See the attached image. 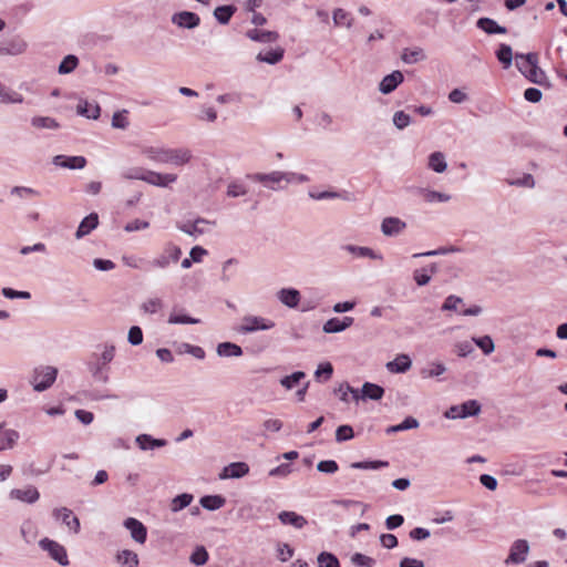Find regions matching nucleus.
I'll use <instances>...</instances> for the list:
<instances>
[{
    "instance_id": "29",
    "label": "nucleus",
    "mask_w": 567,
    "mask_h": 567,
    "mask_svg": "<svg viewBox=\"0 0 567 567\" xmlns=\"http://www.w3.org/2000/svg\"><path fill=\"white\" fill-rule=\"evenodd\" d=\"M99 225V216L96 213H91L89 216L82 219L80 223L78 230L75 233V237L78 239L89 235L93 229H95Z\"/></svg>"
},
{
    "instance_id": "38",
    "label": "nucleus",
    "mask_w": 567,
    "mask_h": 567,
    "mask_svg": "<svg viewBox=\"0 0 567 567\" xmlns=\"http://www.w3.org/2000/svg\"><path fill=\"white\" fill-rule=\"evenodd\" d=\"M384 394V389L378 384L365 382L361 389L362 400H380Z\"/></svg>"
},
{
    "instance_id": "3",
    "label": "nucleus",
    "mask_w": 567,
    "mask_h": 567,
    "mask_svg": "<svg viewBox=\"0 0 567 567\" xmlns=\"http://www.w3.org/2000/svg\"><path fill=\"white\" fill-rule=\"evenodd\" d=\"M247 177L252 182L260 183L266 188L271 190L284 189L286 186H282V183L287 185L286 172L281 171H272L270 173H254L247 175Z\"/></svg>"
},
{
    "instance_id": "46",
    "label": "nucleus",
    "mask_w": 567,
    "mask_h": 567,
    "mask_svg": "<svg viewBox=\"0 0 567 567\" xmlns=\"http://www.w3.org/2000/svg\"><path fill=\"white\" fill-rule=\"evenodd\" d=\"M236 12V7L228 6H219L214 10V17L220 24H227L234 13Z\"/></svg>"
},
{
    "instance_id": "58",
    "label": "nucleus",
    "mask_w": 567,
    "mask_h": 567,
    "mask_svg": "<svg viewBox=\"0 0 567 567\" xmlns=\"http://www.w3.org/2000/svg\"><path fill=\"white\" fill-rule=\"evenodd\" d=\"M464 302L461 298H457V297H454V296H450L449 298H446V300L444 301L443 303V309L444 310H453L457 313L461 315V310H464Z\"/></svg>"
},
{
    "instance_id": "61",
    "label": "nucleus",
    "mask_w": 567,
    "mask_h": 567,
    "mask_svg": "<svg viewBox=\"0 0 567 567\" xmlns=\"http://www.w3.org/2000/svg\"><path fill=\"white\" fill-rule=\"evenodd\" d=\"M351 563L357 567H373L375 565V560L372 557L361 553L352 555Z\"/></svg>"
},
{
    "instance_id": "16",
    "label": "nucleus",
    "mask_w": 567,
    "mask_h": 567,
    "mask_svg": "<svg viewBox=\"0 0 567 567\" xmlns=\"http://www.w3.org/2000/svg\"><path fill=\"white\" fill-rule=\"evenodd\" d=\"M52 163L55 166L68 168V169H82L86 165V159L84 156L55 155L52 158Z\"/></svg>"
},
{
    "instance_id": "25",
    "label": "nucleus",
    "mask_w": 567,
    "mask_h": 567,
    "mask_svg": "<svg viewBox=\"0 0 567 567\" xmlns=\"http://www.w3.org/2000/svg\"><path fill=\"white\" fill-rule=\"evenodd\" d=\"M416 193L424 199V202L429 204L447 203L452 198L450 194L433 190L426 187H419Z\"/></svg>"
},
{
    "instance_id": "26",
    "label": "nucleus",
    "mask_w": 567,
    "mask_h": 567,
    "mask_svg": "<svg viewBox=\"0 0 567 567\" xmlns=\"http://www.w3.org/2000/svg\"><path fill=\"white\" fill-rule=\"evenodd\" d=\"M516 66L519 72L526 76L528 71L535 65L538 64V54L537 53H516L515 55Z\"/></svg>"
},
{
    "instance_id": "47",
    "label": "nucleus",
    "mask_w": 567,
    "mask_h": 567,
    "mask_svg": "<svg viewBox=\"0 0 567 567\" xmlns=\"http://www.w3.org/2000/svg\"><path fill=\"white\" fill-rule=\"evenodd\" d=\"M193 499H194V496L192 494H188V493L179 494L171 501L169 508L173 513H177V512L184 509L185 507L189 506L190 503L193 502Z\"/></svg>"
},
{
    "instance_id": "2",
    "label": "nucleus",
    "mask_w": 567,
    "mask_h": 567,
    "mask_svg": "<svg viewBox=\"0 0 567 567\" xmlns=\"http://www.w3.org/2000/svg\"><path fill=\"white\" fill-rule=\"evenodd\" d=\"M147 158L161 164H173L182 166L187 164L192 154L187 148H164V147H147L143 152Z\"/></svg>"
},
{
    "instance_id": "19",
    "label": "nucleus",
    "mask_w": 567,
    "mask_h": 567,
    "mask_svg": "<svg viewBox=\"0 0 567 567\" xmlns=\"http://www.w3.org/2000/svg\"><path fill=\"white\" fill-rule=\"evenodd\" d=\"M403 73L399 70H395L381 80L379 84V91L383 94H390L403 82Z\"/></svg>"
},
{
    "instance_id": "53",
    "label": "nucleus",
    "mask_w": 567,
    "mask_h": 567,
    "mask_svg": "<svg viewBox=\"0 0 567 567\" xmlns=\"http://www.w3.org/2000/svg\"><path fill=\"white\" fill-rule=\"evenodd\" d=\"M473 342L483 351L484 354H491L495 350V344L489 336L473 338Z\"/></svg>"
},
{
    "instance_id": "33",
    "label": "nucleus",
    "mask_w": 567,
    "mask_h": 567,
    "mask_svg": "<svg viewBox=\"0 0 567 567\" xmlns=\"http://www.w3.org/2000/svg\"><path fill=\"white\" fill-rule=\"evenodd\" d=\"M115 559L121 567H138L140 565L138 555L131 549L120 550L116 554Z\"/></svg>"
},
{
    "instance_id": "36",
    "label": "nucleus",
    "mask_w": 567,
    "mask_h": 567,
    "mask_svg": "<svg viewBox=\"0 0 567 567\" xmlns=\"http://www.w3.org/2000/svg\"><path fill=\"white\" fill-rule=\"evenodd\" d=\"M343 250L351 254L357 258H371V259H381V256L378 255L374 250L369 247H359L354 245H346L342 247Z\"/></svg>"
},
{
    "instance_id": "63",
    "label": "nucleus",
    "mask_w": 567,
    "mask_h": 567,
    "mask_svg": "<svg viewBox=\"0 0 567 567\" xmlns=\"http://www.w3.org/2000/svg\"><path fill=\"white\" fill-rule=\"evenodd\" d=\"M446 371V368L441 362H432L430 367L422 371V375L424 378H434L443 374Z\"/></svg>"
},
{
    "instance_id": "18",
    "label": "nucleus",
    "mask_w": 567,
    "mask_h": 567,
    "mask_svg": "<svg viewBox=\"0 0 567 567\" xmlns=\"http://www.w3.org/2000/svg\"><path fill=\"white\" fill-rule=\"evenodd\" d=\"M177 175L175 174H161L153 171H146L144 173L143 182L158 187H166L172 183H175Z\"/></svg>"
},
{
    "instance_id": "62",
    "label": "nucleus",
    "mask_w": 567,
    "mask_h": 567,
    "mask_svg": "<svg viewBox=\"0 0 567 567\" xmlns=\"http://www.w3.org/2000/svg\"><path fill=\"white\" fill-rule=\"evenodd\" d=\"M189 560L196 566H203L208 560V553L204 547H197L190 555Z\"/></svg>"
},
{
    "instance_id": "43",
    "label": "nucleus",
    "mask_w": 567,
    "mask_h": 567,
    "mask_svg": "<svg viewBox=\"0 0 567 567\" xmlns=\"http://www.w3.org/2000/svg\"><path fill=\"white\" fill-rule=\"evenodd\" d=\"M20 533L24 542L31 544L38 537V527L33 520L27 519L22 523Z\"/></svg>"
},
{
    "instance_id": "17",
    "label": "nucleus",
    "mask_w": 567,
    "mask_h": 567,
    "mask_svg": "<svg viewBox=\"0 0 567 567\" xmlns=\"http://www.w3.org/2000/svg\"><path fill=\"white\" fill-rule=\"evenodd\" d=\"M55 519H61L74 534L80 532V520L73 515L72 511L66 507L55 508L53 511Z\"/></svg>"
},
{
    "instance_id": "13",
    "label": "nucleus",
    "mask_w": 567,
    "mask_h": 567,
    "mask_svg": "<svg viewBox=\"0 0 567 567\" xmlns=\"http://www.w3.org/2000/svg\"><path fill=\"white\" fill-rule=\"evenodd\" d=\"M205 225H215V221L198 217L194 221L177 223V228L189 236L197 237L206 233Z\"/></svg>"
},
{
    "instance_id": "30",
    "label": "nucleus",
    "mask_w": 567,
    "mask_h": 567,
    "mask_svg": "<svg viewBox=\"0 0 567 567\" xmlns=\"http://www.w3.org/2000/svg\"><path fill=\"white\" fill-rule=\"evenodd\" d=\"M76 112L86 118L97 120L100 117L101 109L97 103H90L86 100H80Z\"/></svg>"
},
{
    "instance_id": "15",
    "label": "nucleus",
    "mask_w": 567,
    "mask_h": 567,
    "mask_svg": "<svg viewBox=\"0 0 567 567\" xmlns=\"http://www.w3.org/2000/svg\"><path fill=\"white\" fill-rule=\"evenodd\" d=\"M245 268L235 259H229L223 267V280L237 281L245 279Z\"/></svg>"
},
{
    "instance_id": "11",
    "label": "nucleus",
    "mask_w": 567,
    "mask_h": 567,
    "mask_svg": "<svg viewBox=\"0 0 567 567\" xmlns=\"http://www.w3.org/2000/svg\"><path fill=\"white\" fill-rule=\"evenodd\" d=\"M123 526L130 532V535L137 544H145L147 539V528L134 517H128L123 522Z\"/></svg>"
},
{
    "instance_id": "31",
    "label": "nucleus",
    "mask_w": 567,
    "mask_h": 567,
    "mask_svg": "<svg viewBox=\"0 0 567 567\" xmlns=\"http://www.w3.org/2000/svg\"><path fill=\"white\" fill-rule=\"evenodd\" d=\"M412 365L408 354H398L394 360L386 363V369L392 373H404Z\"/></svg>"
},
{
    "instance_id": "8",
    "label": "nucleus",
    "mask_w": 567,
    "mask_h": 567,
    "mask_svg": "<svg viewBox=\"0 0 567 567\" xmlns=\"http://www.w3.org/2000/svg\"><path fill=\"white\" fill-rule=\"evenodd\" d=\"M529 553V544L526 539H517L515 540L511 548L507 558L505 559V565H519L523 564Z\"/></svg>"
},
{
    "instance_id": "21",
    "label": "nucleus",
    "mask_w": 567,
    "mask_h": 567,
    "mask_svg": "<svg viewBox=\"0 0 567 567\" xmlns=\"http://www.w3.org/2000/svg\"><path fill=\"white\" fill-rule=\"evenodd\" d=\"M405 227L406 224L398 217H386L381 223V231L388 237L398 236Z\"/></svg>"
},
{
    "instance_id": "24",
    "label": "nucleus",
    "mask_w": 567,
    "mask_h": 567,
    "mask_svg": "<svg viewBox=\"0 0 567 567\" xmlns=\"http://www.w3.org/2000/svg\"><path fill=\"white\" fill-rule=\"evenodd\" d=\"M19 437L18 431L0 425V451L13 449Z\"/></svg>"
},
{
    "instance_id": "35",
    "label": "nucleus",
    "mask_w": 567,
    "mask_h": 567,
    "mask_svg": "<svg viewBox=\"0 0 567 567\" xmlns=\"http://www.w3.org/2000/svg\"><path fill=\"white\" fill-rule=\"evenodd\" d=\"M476 25L487 34H504L507 32L506 28L498 25L497 22L491 18H480Z\"/></svg>"
},
{
    "instance_id": "51",
    "label": "nucleus",
    "mask_w": 567,
    "mask_h": 567,
    "mask_svg": "<svg viewBox=\"0 0 567 567\" xmlns=\"http://www.w3.org/2000/svg\"><path fill=\"white\" fill-rule=\"evenodd\" d=\"M308 195L310 198L316 199V200L336 199V198L347 199L348 198L346 192L339 193V192L324 190V192L318 193L315 190H309Z\"/></svg>"
},
{
    "instance_id": "1",
    "label": "nucleus",
    "mask_w": 567,
    "mask_h": 567,
    "mask_svg": "<svg viewBox=\"0 0 567 567\" xmlns=\"http://www.w3.org/2000/svg\"><path fill=\"white\" fill-rule=\"evenodd\" d=\"M114 357L115 346L110 343L99 344L96 350L90 354L86 365L94 380L102 383L109 382V364Z\"/></svg>"
},
{
    "instance_id": "40",
    "label": "nucleus",
    "mask_w": 567,
    "mask_h": 567,
    "mask_svg": "<svg viewBox=\"0 0 567 567\" xmlns=\"http://www.w3.org/2000/svg\"><path fill=\"white\" fill-rule=\"evenodd\" d=\"M23 101V96L20 93L9 89L0 82V103L16 104L22 103Z\"/></svg>"
},
{
    "instance_id": "34",
    "label": "nucleus",
    "mask_w": 567,
    "mask_h": 567,
    "mask_svg": "<svg viewBox=\"0 0 567 567\" xmlns=\"http://www.w3.org/2000/svg\"><path fill=\"white\" fill-rule=\"evenodd\" d=\"M278 299L281 303L289 308H295L298 306L300 300V293L298 290L289 288V289H281L277 293Z\"/></svg>"
},
{
    "instance_id": "12",
    "label": "nucleus",
    "mask_w": 567,
    "mask_h": 567,
    "mask_svg": "<svg viewBox=\"0 0 567 567\" xmlns=\"http://www.w3.org/2000/svg\"><path fill=\"white\" fill-rule=\"evenodd\" d=\"M11 499H16L27 504H34L40 498V493L37 487L28 485L22 488H13L9 493Z\"/></svg>"
},
{
    "instance_id": "42",
    "label": "nucleus",
    "mask_w": 567,
    "mask_h": 567,
    "mask_svg": "<svg viewBox=\"0 0 567 567\" xmlns=\"http://www.w3.org/2000/svg\"><path fill=\"white\" fill-rule=\"evenodd\" d=\"M284 49L282 48H277L275 50H269L267 51L266 53H258L256 59L259 61V62H265V63H268V64H277L279 63L282 58H284Z\"/></svg>"
},
{
    "instance_id": "6",
    "label": "nucleus",
    "mask_w": 567,
    "mask_h": 567,
    "mask_svg": "<svg viewBox=\"0 0 567 567\" xmlns=\"http://www.w3.org/2000/svg\"><path fill=\"white\" fill-rule=\"evenodd\" d=\"M481 412V404L476 400H468L458 405L451 406L445 413L447 419H465L475 416Z\"/></svg>"
},
{
    "instance_id": "28",
    "label": "nucleus",
    "mask_w": 567,
    "mask_h": 567,
    "mask_svg": "<svg viewBox=\"0 0 567 567\" xmlns=\"http://www.w3.org/2000/svg\"><path fill=\"white\" fill-rule=\"evenodd\" d=\"M249 472V467L244 462L231 463L224 467L220 478H240Z\"/></svg>"
},
{
    "instance_id": "14",
    "label": "nucleus",
    "mask_w": 567,
    "mask_h": 567,
    "mask_svg": "<svg viewBox=\"0 0 567 567\" xmlns=\"http://www.w3.org/2000/svg\"><path fill=\"white\" fill-rule=\"evenodd\" d=\"M172 22L178 28L195 29L199 25L200 18L195 12L181 11L173 14Z\"/></svg>"
},
{
    "instance_id": "57",
    "label": "nucleus",
    "mask_w": 567,
    "mask_h": 567,
    "mask_svg": "<svg viewBox=\"0 0 567 567\" xmlns=\"http://www.w3.org/2000/svg\"><path fill=\"white\" fill-rule=\"evenodd\" d=\"M318 567H340V564L333 554L322 551L318 555Z\"/></svg>"
},
{
    "instance_id": "22",
    "label": "nucleus",
    "mask_w": 567,
    "mask_h": 567,
    "mask_svg": "<svg viewBox=\"0 0 567 567\" xmlns=\"http://www.w3.org/2000/svg\"><path fill=\"white\" fill-rule=\"evenodd\" d=\"M353 322L354 319L352 317H343L342 319L331 318L324 322L322 330L326 333H338L351 327Z\"/></svg>"
},
{
    "instance_id": "4",
    "label": "nucleus",
    "mask_w": 567,
    "mask_h": 567,
    "mask_svg": "<svg viewBox=\"0 0 567 567\" xmlns=\"http://www.w3.org/2000/svg\"><path fill=\"white\" fill-rule=\"evenodd\" d=\"M58 370L54 367L35 368L32 374L31 384L37 392L49 389L55 381Z\"/></svg>"
},
{
    "instance_id": "44",
    "label": "nucleus",
    "mask_w": 567,
    "mask_h": 567,
    "mask_svg": "<svg viewBox=\"0 0 567 567\" xmlns=\"http://www.w3.org/2000/svg\"><path fill=\"white\" fill-rule=\"evenodd\" d=\"M528 81L538 84L540 86H549L548 78L546 73L535 64L525 76Z\"/></svg>"
},
{
    "instance_id": "49",
    "label": "nucleus",
    "mask_w": 567,
    "mask_h": 567,
    "mask_svg": "<svg viewBox=\"0 0 567 567\" xmlns=\"http://www.w3.org/2000/svg\"><path fill=\"white\" fill-rule=\"evenodd\" d=\"M497 60L503 64L504 69H508L513 61V50L508 44H501L496 51Z\"/></svg>"
},
{
    "instance_id": "59",
    "label": "nucleus",
    "mask_w": 567,
    "mask_h": 567,
    "mask_svg": "<svg viewBox=\"0 0 567 567\" xmlns=\"http://www.w3.org/2000/svg\"><path fill=\"white\" fill-rule=\"evenodd\" d=\"M392 121L398 130H404L411 124V116L403 111H396Z\"/></svg>"
},
{
    "instance_id": "54",
    "label": "nucleus",
    "mask_w": 567,
    "mask_h": 567,
    "mask_svg": "<svg viewBox=\"0 0 567 567\" xmlns=\"http://www.w3.org/2000/svg\"><path fill=\"white\" fill-rule=\"evenodd\" d=\"M10 194L21 199L40 196L39 190L27 186H14L11 188Z\"/></svg>"
},
{
    "instance_id": "32",
    "label": "nucleus",
    "mask_w": 567,
    "mask_h": 567,
    "mask_svg": "<svg viewBox=\"0 0 567 567\" xmlns=\"http://www.w3.org/2000/svg\"><path fill=\"white\" fill-rule=\"evenodd\" d=\"M135 442H136L137 446L143 451L163 447L167 444V442L165 440L154 439L150 434H140L135 439Z\"/></svg>"
},
{
    "instance_id": "48",
    "label": "nucleus",
    "mask_w": 567,
    "mask_h": 567,
    "mask_svg": "<svg viewBox=\"0 0 567 567\" xmlns=\"http://www.w3.org/2000/svg\"><path fill=\"white\" fill-rule=\"evenodd\" d=\"M200 505L208 511H216L225 505V498L220 495H207L200 498Z\"/></svg>"
},
{
    "instance_id": "64",
    "label": "nucleus",
    "mask_w": 567,
    "mask_h": 567,
    "mask_svg": "<svg viewBox=\"0 0 567 567\" xmlns=\"http://www.w3.org/2000/svg\"><path fill=\"white\" fill-rule=\"evenodd\" d=\"M126 114V110L115 112L112 116V126L114 128L125 130L128 126V120Z\"/></svg>"
},
{
    "instance_id": "23",
    "label": "nucleus",
    "mask_w": 567,
    "mask_h": 567,
    "mask_svg": "<svg viewBox=\"0 0 567 567\" xmlns=\"http://www.w3.org/2000/svg\"><path fill=\"white\" fill-rule=\"evenodd\" d=\"M278 519L282 525H290L297 529H302L308 524L307 519L302 515L292 511L280 512Z\"/></svg>"
},
{
    "instance_id": "27",
    "label": "nucleus",
    "mask_w": 567,
    "mask_h": 567,
    "mask_svg": "<svg viewBox=\"0 0 567 567\" xmlns=\"http://www.w3.org/2000/svg\"><path fill=\"white\" fill-rule=\"evenodd\" d=\"M246 37L255 42L271 43L279 39V34L276 31H266L259 29L248 30Z\"/></svg>"
},
{
    "instance_id": "20",
    "label": "nucleus",
    "mask_w": 567,
    "mask_h": 567,
    "mask_svg": "<svg viewBox=\"0 0 567 567\" xmlns=\"http://www.w3.org/2000/svg\"><path fill=\"white\" fill-rule=\"evenodd\" d=\"M25 50V41L18 37L2 41L0 43V54L19 55L22 54Z\"/></svg>"
},
{
    "instance_id": "41",
    "label": "nucleus",
    "mask_w": 567,
    "mask_h": 567,
    "mask_svg": "<svg viewBox=\"0 0 567 567\" xmlns=\"http://www.w3.org/2000/svg\"><path fill=\"white\" fill-rule=\"evenodd\" d=\"M216 352L219 357H240L243 349L233 342H221L217 346Z\"/></svg>"
},
{
    "instance_id": "7",
    "label": "nucleus",
    "mask_w": 567,
    "mask_h": 567,
    "mask_svg": "<svg viewBox=\"0 0 567 567\" xmlns=\"http://www.w3.org/2000/svg\"><path fill=\"white\" fill-rule=\"evenodd\" d=\"M39 546L44 550L48 551L49 556L58 561L61 566H68L69 565V558L66 554V549L64 546L59 544L55 540H52L50 538H43L39 542Z\"/></svg>"
},
{
    "instance_id": "52",
    "label": "nucleus",
    "mask_w": 567,
    "mask_h": 567,
    "mask_svg": "<svg viewBox=\"0 0 567 567\" xmlns=\"http://www.w3.org/2000/svg\"><path fill=\"white\" fill-rule=\"evenodd\" d=\"M506 182L511 186L526 187V188L535 187L534 176L529 173H524L520 177L508 178Z\"/></svg>"
},
{
    "instance_id": "37",
    "label": "nucleus",
    "mask_w": 567,
    "mask_h": 567,
    "mask_svg": "<svg viewBox=\"0 0 567 567\" xmlns=\"http://www.w3.org/2000/svg\"><path fill=\"white\" fill-rule=\"evenodd\" d=\"M31 125L37 130H58L60 123L51 116L37 115L31 117Z\"/></svg>"
},
{
    "instance_id": "55",
    "label": "nucleus",
    "mask_w": 567,
    "mask_h": 567,
    "mask_svg": "<svg viewBox=\"0 0 567 567\" xmlns=\"http://www.w3.org/2000/svg\"><path fill=\"white\" fill-rule=\"evenodd\" d=\"M78 64H79V59L73 54H69L60 63L59 73L60 74H69L78 66Z\"/></svg>"
},
{
    "instance_id": "39",
    "label": "nucleus",
    "mask_w": 567,
    "mask_h": 567,
    "mask_svg": "<svg viewBox=\"0 0 567 567\" xmlns=\"http://www.w3.org/2000/svg\"><path fill=\"white\" fill-rule=\"evenodd\" d=\"M306 379V373L302 371H296L289 375H285L279 380V383L287 391L298 388L301 381Z\"/></svg>"
},
{
    "instance_id": "9",
    "label": "nucleus",
    "mask_w": 567,
    "mask_h": 567,
    "mask_svg": "<svg viewBox=\"0 0 567 567\" xmlns=\"http://www.w3.org/2000/svg\"><path fill=\"white\" fill-rule=\"evenodd\" d=\"M182 250L178 246L168 244L166 245L163 254L154 258L151 262L153 267L166 268L171 262H177L181 257Z\"/></svg>"
},
{
    "instance_id": "5",
    "label": "nucleus",
    "mask_w": 567,
    "mask_h": 567,
    "mask_svg": "<svg viewBox=\"0 0 567 567\" xmlns=\"http://www.w3.org/2000/svg\"><path fill=\"white\" fill-rule=\"evenodd\" d=\"M275 321L269 318L259 316H245L238 328L240 333L247 334L257 331L270 330L275 327Z\"/></svg>"
},
{
    "instance_id": "45",
    "label": "nucleus",
    "mask_w": 567,
    "mask_h": 567,
    "mask_svg": "<svg viewBox=\"0 0 567 567\" xmlns=\"http://www.w3.org/2000/svg\"><path fill=\"white\" fill-rule=\"evenodd\" d=\"M429 167L435 173H443L447 168L445 155L442 152H433L429 156Z\"/></svg>"
},
{
    "instance_id": "10",
    "label": "nucleus",
    "mask_w": 567,
    "mask_h": 567,
    "mask_svg": "<svg viewBox=\"0 0 567 567\" xmlns=\"http://www.w3.org/2000/svg\"><path fill=\"white\" fill-rule=\"evenodd\" d=\"M445 266L443 264L433 262L416 269L413 274L415 284H429L432 279H437L436 274L441 272Z\"/></svg>"
},
{
    "instance_id": "50",
    "label": "nucleus",
    "mask_w": 567,
    "mask_h": 567,
    "mask_svg": "<svg viewBox=\"0 0 567 567\" xmlns=\"http://www.w3.org/2000/svg\"><path fill=\"white\" fill-rule=\"evenodd\" d=\"M332 19L334 24L343 25L347 29H350L353 25V18L351 17V14L340 8L333 11Z\"/></svg>"
},
{
    "instance_id": "60",
    "label": "nucleus",
    "mask_w": 567,
    "mask_h": 567,
    "mask_svg": "<svg viewBox=\"0 0 567 567\" xmlns=\"http://www.w3.org/2000/svg\"><path fill=\"white\" fill-rule=\"evenodd\" d=\"M248 193V189L245 184L240 182H231L227 187V196L228 197H239L245 196Z\"/></svg>"
},
{
    "instance_id": "56",
    "label": "nucleus",
    "mask_w": 567,
    "mask_h": 567,
    "mask_svg": "<svg viewBox=\"0 0 567 567\" xmlns=\"http://www.w3.org/2000/svg\"><path fill=\"white\" fill-rule=\"evenodd\" d=\"M386 466H389V462L386 461H363L354 462L351 464L352 468L358 470H379Z\"/></svg>"
}]
</instances>
